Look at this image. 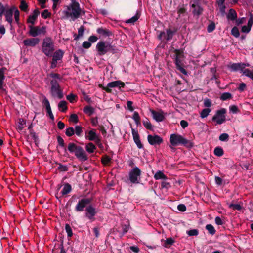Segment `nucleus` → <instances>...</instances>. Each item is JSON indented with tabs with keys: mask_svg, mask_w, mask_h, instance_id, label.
Masks as SVG:
<instances>
[{
	"mask_svg": "<svg viewBox=\"0 0 253 253\" xmlns=\"http://www.w3.org/2000/svg\"><path fill=\"white\" fill-rule=\"evenodd\" d=\"M96 149V146L91 142L87 143L85 146V150L89 153H93Z\"/></svg>",
	"mask_w": 253,
	"mask_h": 253,
	"instance_id": "bb28decb",
	"label": "nucleus"
},
{
	"mask_svg": "<svg viewBox=\"0 0 253 253\" xmlns=\"http://www.w3.org/2000/svg\"><path fill=\"white\" fill-rule=\"evenodd\" d=\"M86 138L90 141H94L97 144L100 143V139L96 134L94 130H91L88 132V135Z\"/></svg>",
	"mask_w": 253,
	"mask_h": 253,
	"instance_id": "f3484780",
	"label": "nucleus"
},
{
	"mask_svg": "<svg viewBox=\"0 0 253 253\" xmlns=\"http://www.w3.org/2000/svg\"><path fill=\"white\" fill-rule=\"evenodd\" d=\"M214 154L218 157H221L224 154V151L221 147H217L214 150Z\"/></svg>",
	"mask_w": 253,
	"mask_h": 253,
	"instance_id": "ea45409f",
	"label": "nucleus"
},
{
	"mask_svg": "<svg viewBox=\"0 0 253 253\" xmlns=\"http://www.w3.org/2000/svg\"><path fill=\"white\" fill-rule=\"evenodd\" d=\"M65 230L67 233L68 237H71L73 235L72 229L69 224H65Z\"/></svg>",
	"mask_w": 253,
	"mask_h": 253,
	"instance_id": "603ef678",
	"label": "nucleus"
},
{
	"mask_svg": "<svg viewBox=\"0 0 253 253\" xmlns=\"http://www.w3.org/2000/svg\"><path fill=\"white\" fill-rule=\"evenodd\" d=\"M28 4L26 2L25 0H20V4L19 5V8L21 10L24 12H27L28 9Z\"/></svg>",
	"mask_w": 253,
	"mask_h": 253,
	"instance_id": "58836bf2",
	"label": "nucleus"
},
{
	"mask_svg": "<svg viewBox=\"0 0 253 253\" xmlns=\"http://www.w3.org/2000/svg\"><path fill=\"white\" fill-rule=\"evenodd\" d=\"M51 94L53 96H55L56 95L59 99H62L63 98V93L62 90L60 89V87H58L57 89L55 91H51Z\"/></svg>",
	"mask_w": 253,
	"mask_h": 253,
	"instance_id": "c756f323",
	"label": "nucleus"
},
{
	"mask_svg": "<svg viewBox=\"0 0 253 253\" xmlns=\"http://www.w3.org/2000/svg\"><path fill=\"white\" fill-rule=\"evenodd\" d=\"M30 135L33 139L35 142L36 143V142L38 140V136H37L36 133L34 132L33 129H31L30 130Z\"/></svg>",
	"mask_w": 253,
	"mask_h": 253,
	"instance_id": "680f3d73",
	"label": "nucleus"
},
{
	"mask_svg": "<svg viewBox=\"0 0 253 253\" xmlns=\"http://www.w3.org/2000/svg\"><path fill=\"white\" fill-rule=\"evenodd\" d=\"M18 125L17 126V129L21 131L24 127V125L26 124V121L22 118H20L18 119Z\"/></svg>",
	"mask_w": 253,
	"mask_h": 253,
	"instance_id": "e433bc0d",
	"label": "nucleus"
},
{
	"mask_svg": "<svg viewBox=\"0 0 253 253\" xmlns=\"http://www.w3.org/2000/svg\"><path fill=\"white\" fill-rule=\"evenodd\" d=\"M184 57H180L173 58V61L175 65L176 68L184 75H187V71L184 68L183 59Z\"/></svg>",
	"mask_w": 253,
	"mask_h": 253,
	"instance_id": "9b49d317",
	"label": "nucleus"
},
{
	"mask_svg": "<svg viewBox=\"0 0 253 253\" xmlns=\"http://www.w3.org/2000/svg\"><path fill=\"white\" fill-rule=\"evenodd\" d=\"M131 128V131H132V134L133 136V140L137 145V147L139 149H142L143 148V145L141 143V142L140 141V136L138 134V132L137 130H135L134 128H132V126H130Z\"/></svg>",
	"mask_w": 253,
	"mask_h": 253,
	"instance_id": "4468645a",
	"label": "nucleus"
},
{
	"mask_svg": "<svg viewBox=\"0 0 253 253\" xmlns=\"http://www.w3.org/2000/svg\"><path fill=\"white\" fill-rule=\"evenodd\" d=\"M59 109L62 112H65L67 109V102L66 101H61L58 104Z\"/></svg>",
	"mask_w": 253,
	"mask_h": 253,
	"instance_id": "cd10ccee",
	"label": "nucleus"
},
{
	"mask_svg": "<svg viewBox=\"0 0 253 253\" xmlns=\"http://www.w3.org/2000/svg\"><path fill=\"white\" fill-rule=\"evenodd\" d=\"M96 31L98 34L105 37H110L113 35V33L111 31L107 29L103 28V27L98 28Z\"/></svg>",
	"mask_w": 253,
	"mask_h": 253,
	"instance_id": "aec40b11",
	"label": "nucleus"
},
{
	"mask_svg": "<svg viewBox=\"0 0 253 253\" xmlns=\"http://www.w3.org/2000/svg\"><path fill=\"white\" fill-rule=\"evenodd\" d=\"M232 98L233 96L232 94L230 92L223 93L220 97V100L222 101H226L227 100L231 99H232Z\"/></svg>",
	"mask_w": 253,
	"mask_h": 253,
	"instance_id": "473e14b6",
	"label": "nucleus"
},
{
	"mask_svg": "<svg viewBox=\"0 0 253 253\" xmlns=\"http://www.w3.org/2000/svg\"><path fill=\"white\" fill-rule=\"evenodd\" d=\"M14 9H15V6H13L10 8L6 9L4 13L6 21L10 24H11L13 21L12 16Z\"/></svg>",
	"mask_w": 253,
	"mask_h": 253,
	"instance_id": "dca6fc26",
	"label": "nucleus"
},
{
	"mask_svg": "<svg viewBox=\"0 0 253 253\" xmlns=\"http://www.w3.org/2000/svg\"><path fill=\"white\" fill-rule=\"evenodd\" d=\"M111 159L107 155L103 156L101 158V163L104 165H108L111 162Z\"/></svg>",
	"mask_w": 253,
	"mask_h": 253,
	"instance_id": "8fccbe9b",
	"label": "nucleus"
},
{
	"mask_svg": "<svg viewBox=\"0 0 253 253\" xmlns=\"http://www.w3.org/2000/svg\"><path fill=\"white\" fill-rule=\"evenodd\" d=\"M169 141L170 144L173 146L183 145L187 148H191L193 146V143L191 141L178 134H171L170 136Z\"/></svg>",
	"mask_w": 253,
	"mask_h": 253,
	"instance_id": "39448f33",
	"label": "nucleus"
},
{
	"mask_svg": "<svg viewBox=\"0 0 253 253\" xmlns=\"http://www.w3.org/2000/svg\"><path fill=\"white\" fill-rule=\"evenodd\" d=\"M142 171L137 167H135L129 172V180L131 183L133 184H138L139 183L140 176Z\"/></svg>",
	"mask_w": 253,
	"mask_h": 253,
	"instance_id": "0eeeda50",
	"label": "nucleus"
},
{
	"mask_svg": "<svg viewBox=\"0 0 253 253\" xmlns=\"http://www.w3.org/2000/svg\"><path fill=\"white\" fill-rule=\"evenodd\" d=\"M96 49L99 55H104L107 52L115 54L118 52V49L114 45L104 41L99 42L96 45Z\"/></svg>",
	"mask_w": 253,
	"mask_h": 253,
	"instance_id": "20e7f679",
	"label": "nucleus"
},
{
	"mask_svg": "<svg viewBox=\"0 0 253 253\" xmlns=\"http://www.w3.org/2000/svg\"><path fill=\"white\" fill-rule=\"evenodd\" d=\"M83 111L87 115L91 116L94 113V109L90 106H86L84 108Z\"/></svg>",
	"mask_w": 253,
	"mask_h": 253,
	"instance_id": "7c9ffc66",
	"label": "nucleus"
},
{
	"mask_svg": "<svg viewBox=\"0 0 253 253\" xmlns=\"http://www.w3.org/2000/svg\"><path fill=\"white\" fill-rule=\"evenodd\" d=\"M177 30V28L174 27H169L166 29V32H161L158 36V38L159 40H162L163 37H164V39L167 41H170L172 39L173 35L176 33Z\"/></svg>",
	"mask_w": 253,
	"mask_h": 253,
	"instance_id": "1a4fd4ad",
	"label": "nucleus"
},
{
	"mask_svg": "<svg viewBox=\"0 0 253 253\" xmlns=\"http://www.w3.org/2000/svg\"><path fill=\"white\" fill-rule=\"evenodd\" d=\"M54 42L50 37H46L43 40L42 45V52L48 57H51L54 51Z\"/></svg>",
	"mask_w": 253,
	"mask_h": 253,
	"instance_id": "423d86ee",
	"label": "nucleus"
},
{
	"mask_svg": "<svg viewBox=\"0 0 253 253\" xmlns=\"http://www.w3.org/2000/svg\"><path fill=\"white\" fill-rule=\"evenodd\" d=\"M227 18L231 21H234L237 18V13L234 9H230L227 15Z\"/></svg>",
	"mask_w": 253,
	"mask_h": 253,
	"instance_id": "5701e85b",
	"label": "nucleus"
},
{
	"mask_svg": "<svg viewBox=\"0 0 253 253\" xmlns=\"http://www.w3.org/2000/svg\"><path fill=\"white\" fill-rule=\"evenodd\" d=\"M6 70L5 67H2L0 69V89L3 88V81L5 79L4 72Z\"/></svg>",
	"mask_w": 253,
	"mask_h": 253,
	"instance_id": "393cba45",
	"label": "nucleus"
},
{
	"mask_svg": "<svg viewBox=\"0 0 253 253\" xmlns=\"http://www.w3.org/2000/svg\"><path fill=\"white\" fill-rule=\"evenodd\" d=\"M14 19L15 21L17 23H18L19 20V10L16 8L15 7V9L14 10Z\"/></svg>",
	"mask_w": 253,
	"mask_h": 253,
	"instance_id": "e2e57ef3",
	"label": "nucleus"
},
{
	"mask_svg": "<svg viewBox=\"0 0 253 253\" xmlns=\"http://www.w3.org/2000/svg\"><path fill=\"white\" fill-rule=\"evenodd\" d=\"M29 28L30 29L29 34L34 37H35L42 33L45 34L46 33V28L44 26H42V28H40L39 26H33L32 25H29Z\"/></svg>",
	"mask_w": 253,
	"mask_h": 253,
	"instance_id": "9d476101",
	"label": "nucleus"
},
{
	"mask_svg": "<svg viewBox=\"0 0 253 253\" xmlns=\"http://www.w3.org/2000/svg\"><path fill=\"white\" fill-rule=\"evenodd\" d=\"M147 140L149 143L151 145H160L163 142V138L158 135H148Z\"/></svg>",
	"mask_w": 253,
	"mask_h": 253,
	"instance_id": "f8f14e48",
	"label": "nucleus"
},
{
	"mask_svg": "<svg viewBox=\"0 0 253 253\" xmlns=\"http://www.w3.org/2000/svg\"><path fill=\"white\" fill-rule=\"evenodd\" d=\"M154 177L156 180L167 179V176L161 171H157L155 174Z\"/></svg>",
	"mask_w": 253,
	"mask_h": 253,
	"instance_id": "2f4dec72",
	"label": "nucleus"
},
{
	"mask_svg": "<svg viewBox=\"0 0 253 253\" xmlns=\"http://www.w3.org/2000/svg\"><path fill=\"white\" fill-rule=\"evenodd\" d=\"M140 14L137 12L135 15L128 19L126 23H134L139 18Z\"/></svg>",
	"mask_w": 253,
	"mask_h": 253,
	"instance_id": "79ce46f5",
	"label": "nucleus"
},
{
	"mask_svg": "<svg viewBox=\"0 0 253 253\" xmlns=\"http://www.w3.org/2000/svg\"><path fill=\"white\" fill-rule=\"evenodd\" d=\"M226 113V109L225 108H221L216 111L215 114L213 116L212 121L216 122L217 124L220 125L226 121L225 114Z\"/></svg>",
	"mask_w": 253,
	"mask_h": 253,
	"instance_id": "6e6552de",
	"label": "nucleus"
},
{
	"mask_svg": "<svg viewBox=\"0 0 253 253\" xmlns=\"http://www.w3.org/2000/svg\"><path fill=\"white\" fill-rule=\"evenodd\" d=\"M83 127L81 126L77 125L74 128L75 134L78 137H82L83 135Z\"/></svg>",
	"mask_w": 253,
	"mask_h": 253,
	"instance_id": "c85d7f7f",
	"label": "nucleus"
},
{
	"mask_svg": "<svg viewBox=\"0 0 253 253\" xmlns=\"http://www.w3.org/2000/svg\"><path fill=\"white\" fill-rule=\"evenodd\" d=\"M192 14L194 16H196L198 18L200 15H202L204 9L201 5L196 6L195 7H192Z\"/></svg>",
	"mask_w": 253,
	"mask_h": 253,
	"instance_id": "4be33fe9",
	"label": "nucleus"
},
{
	"mask_svg": "<svg viewBox=\"0 0 253 253\" xmlns=\"http://www.w3.org/2000/svg\"><path fill=\"white\" fill-rule=\"evenodd\" d=\"M244 65L242 62L240 63H233L231 65L228 66V68L230 69L231 71L237 72L238 71H241L242 72V66Z\"/></svg>",
	"mask_w": 253,
	"mask_h": 253,
	"instance_id": "412c9836",
	"label": "nucleus"
},
{
	"mask_svg": "<svg viewBox=\"0 0 253 253\" xmlns=\"http://www.w3.org/2000/svg\"><path fill=\"white\" fill-rule=\"evenodd\" d=\"M63 186V188L61 191L63 196L68 194L72 191V187L70 184L65 183Z\"/></svg>",
	"mask_w": 253,
	"mask_h": 253,
	"instance_id": "b1692460",
	"label": "nucleus"
},
{
	"mask_svg": "<svg viewBox=\"0 0 253 253\" xmlns=\"http://www.w3.org/2000/svg\"><path fill=\"white\" fill-rule=\"evenodd\" d=\"M143 124L146 129L150 130H152L153 129V126L148 118H146V120H144L143 121Z\"/></svg>",
	"mask_w": 253,
	"mask_h": 253,
	"instance_id": "4c0bfd02",
	"label": "nucleus"
},
{
	"mask_svg": "<svg viewBox=\"0 0 253 253\" xmlns=\"http://www.w3.org/2000/svg\"><path fill=\"white\" fill-rule=\"evenodd\" d=\"M58 169L60 171H67L68 170V168L67 166L59 164Z\"/></svg>",
	"mask_w": 253,
	"mask_h": 253,
	"instance_id": "338daca9",
	"label": "nucleus"
},
{
	"mask_svg": "<svg viewBox=\"0 0 253 253\" xmlns=\"http://www.w3.org/2000/svg\"><path fill=\"white\" fill-rule=\"evenodd\" d=\"M150 112L152 115L153 118L158 122L163 121L165 119L164 112L161 110L156 111L150 109Z\"/></svg>",
	"mask_w": 253,
	"mask_h": 253,
	"instance_id": "ddd939ff",
	"label": "nucleus"
},
{
	"mask_svg": "<svg viewBox=\"0 0 253 253\" xmlns=\"http://www.w3.org/2000/svg\"><path fill=\"white\" fill-rule=\"evenodd\" d=\"M67 150L71 154H74L79 160L85 161L88 160V157L83 148L77 145L73 142H70L68 144Z\"/></svg>",
	"mask_w": 253,
	"mask_h": 253,
	"instance_id": "7ed1b4c3",
	"label": "nucleus"
},
{
	"mask_svg": "<svg viewBox=\"0 0 253 253\" xmlns=\"http://www.w3.org/2000/svg\"><path fill=\"white\" fill-rule=\"evenodd\" d=\"M70 121L75 124L78 123L79 120L78 115L76 114H71L70 118Z\"/></svg>",
	"mask_w": 253,
	"mask_h": 253,
	"instance_id": "6e6d98bb",
	"label": "nucleus"
},
{
	"mask_svg": "<svg viewBox=\"0 0 253 253\" xmlns=\"http://www.w3.org/2000/svg\"><path fill=\"white\" fill-rule=\"evenodd\" d=\"M51 84V91L56 90L58 87H60L58 82L55 79H53L50 82Z\"/></svg>",
	"mask_w": 253,
	"mask_h": 253,
	"instance_id": "72a5a7b5",
	"label": "nucleus"
},
{
	"mask_svg": "<svg viewBox=\"0 0 253 253\" xmlns=\"http://www.w3.org/2000/svg\"><path fill=\"white\" fill-rule=\"evenodd\" d=\"M215 29V24L213 22L211 23L207 27V31L209 33H211Z\"/></svg>",
	"mask_w": 253,
	"mask_h": 253,
	"instance_id": "4d7b16f0",
	"label": "nucleus"
},
{
	"mask_svg": "<svg viewBox=\"0 0 253 253\" xmlns=\"http://www.w3.org/2000/svg\"><path fill=\"white\" fill-rule=\"evenodd\" d=\"M243 74L253 81V70L246 69L244 71Z\"/></svg>",
	"mask_w": 253,
	"mask_h": 253,
	"instance_id": "37998d69",
	"label": "nucleus"
},
{
	"mask_svg": "<svg viewBox=\"0 0 253 253\" xmlns=\"http://www.w3.org/2000/svg\"><path fill=\"white\" fill-rule=\"evenodd\" d=\"M205 228L208 230V233L212 235H214L216 233V230L215 229L213 226L211 224L206 225Z\"/></svg>",
	"mask_w": 253,
	"mask_h": 253,
	"instance_id": "c9c22d12",
	"label": "nucleus"
},
{
	"mask_svg": "<svg viewBox=\"0 0 253 253\" xmlns=\"http://www.w3.org/2000/svg\"><path fill=\"white\" fill-rule=\"evenodd\" d=\"M211 109L209 108H205L203 109L200 113V117L202 118L207 117L211 112Z\"/></svg>",
	"mask_w": 253,
	"mask_h": 253,
	"instance_id": "c03bdc74",
	"label": "nucleus"
},
{
	"mask_svg": "<svg viewBox=\"0 0 253 253\" xmlns=\"http://www.w3.org/2000/svg\"><path fill=\"white\" fill-rule=\"evenodd\" d=\"M173 52L175 54L173 55V59L180 57H184L183 51L182 49H175L173 50Z\"/></svg>",
	"mask_w": 253,
	"mask_h": 253,
	"instance_id": "f704fd0d",
	"label": "nucleus"
},
{
	"mask_svg": "<svg viewBox=\"0 0 253 253\" xmlns=\"http://www.w3.org/2000/svg\"><path fill=\"white\" fill-rule=\"evenodd\" d=\"M65 134L68 137H72L75 134L74 128L73 127H69L66 128Z\"/></svg>",
	"mask_w": 253,
	"mask_h": 253,
	"instance_id": "49530a36",
	"label": "nucleus"
},
{
	"mask_svg": "<svg viewBox=\"0 0 253 253\" xmlns=\"http://www.w3.org/2000/svg\"><path fill=\"white\" fill-rule=\"evenodd\" d=\"M231 33L232 35L236 38H238L240 36L239 29L236 26H234L232 28Z\"/></svg>",
	"mask_w": 253,
	"mask_h": 253,
	"instance_id": "09e8293b",
	"label": "nucleus"
},
{
	"mask_svg": "<svg viewBox=\"0 0 253 253\" xmlns=\"http://www.w3.org/2000/svg\"><path fill=\"white\" fill-rule=\"evenodd\" d=\"M63 55H64V52H63V51L59 49V50L56 51L54 53L53 55H52V56H53L52 58L53 59V60L58 61V60H60L62 59V58H63Z\"/></svg>",
	"mask_w": 253,
	"mask_h": 253,
	"instance_id": "a878e982",
	"label": "nucleus"
},
{
	"mask_svg": "<svg viewBox=\"0 0 253 253\" xmlns=\"http://www.w3.org/2000/svg\"><path fill=\"white\" fill-rule=\"evenodd\" d=\"M91 202L92 199L89 198L80 199L75 207V211L77 212L85 211V216L90 220H94L97 212L96 208L90 204Z\"/></svg>",
	"mask_w": 253,
	"mask_h": 253,
	"instance_id": "f257e3e1",
	"label": "nucleus"
},
{
	"mask_svg": "<svg viewBox=\"0 0 253 253\" xmlns=\"http://www.w3.org/2000/svg\"><path fill=\"white\" fill-rule=\"evenodd\" d=\"M57 139L59 146L64 148L65 152H66L67 149L65 147V143L64 142V140H63V139L60 136H58L57 137Z\"/></svg>",
	"mask_w": 253,
	"mask_h": 253,
	"instance_id": "a18cd8bd",
	"label": "nucleus"
},
{
	"mask_svg": "<svg viewBox=\"0 0 253 253\" xmlns=\"http://www.w3.org/2000/svg\"><path fill=\"white\" fill-rule=\"evenodd\" d=\"M40 14V12L38 8L35 9L33 11V14L30 15L27 19V22L28 23H31L32 25H34L35 24V20L37 19V17Z\"/></svg>",
	"mask_w": 253,
	"mask_h": 253,
	"instance_id": "6ab92c4d",
	"label": "nucleus"
},
{
	"mask_svg": "<svg viewBox=\"0 0 253 253\" xmlns=\"http://www.w3.org/2000/svg\"><path fill=\"white\" fill-rule=\"evenodd\" d=\"M198 230L197 229H191L187 232L189 236H197L198 235Z\"/></svg>",
	"mask_w": 253,
	"mask_h": 253,
	"instance_id": "052dcab7",
	"label": "nucleus"
},
{
	"mask_svg": "<svg viewBox=\"0 0 253 253\" xmlns=\"http://www.w3.org/2000/svg\"><path fill=\"white\" fill-rule=\"evenodd\" d=\"M122 228L123 230V232L120 233L121 237H122L127 232L128 230V226L126 224H122Z\"/></svg>",
	"mask_w": 253,
	"mask_h": 253,
	"instance_id": "69168bd1",
	"label": "nucleus"
},
{
	"mask_svg": "<svg viewBox=\"0 0 253 253\" xmlns=\"http://www.w3.org/2000/svg\"><path fill=\"white\" fill-rule=\"evenodd\" d=\"M229 110L233 114H237L240 112V110L236 105H231L229 106Z\"/></svg>",
	"mask_w": 253,
	"mask_h": 253,
	"instance_id": "864d4df0",
	"label": "nucleus"
},
{
	"mask_svg": "<svg viewBox=\"0 0 253 253\" xmlns=\"http://www.w3.org/2000/svg\"><path fill=\"white\" fill-rule=\"evenodd\" d=\"M229 135L226 133H222L219 137V140L224 142L228 141L229 140Z\"/></svg>",
	"mask_w": 253,
	"mask_h": 253,
	"instance_id": "3c124183",
	"label": "nucleus"
},
{
	"mask_svg": "<svg viewBox=\"0 0 253 253\" xmlns=\"http://www.w3.org/2000/svg\"><path fill=\"white\" fill-rule=\"evenodd\" d=\"M125 86V83L120 80H116L107 84V86L109 88L114 87L120 88L121 87H124Z\"/></svg>",
	"mask_w": 253,
	"mask_h": 253,
	"instance_id": "a211bd4d",
	"label": "nucleus"
},
{
	"mask_svg": "<svg viewBox=\"0 0 253 253\" xmlns=\"http://www.w3.org/2000/svg\"><path fill=\"white\" fill-rule=\"evenodd\" d=\"M229 207L232 208L234 210L240 211L242 209V206L238 204H231L230 205Z\"/></svg>",
	"mask_w": 253,
	"mask_h": 253,
	"instance_id": "bf43d9fd",
	"label": "nucleus"
},
{
	"mask_svg": "<svg viewBox=\"0 0 253 253\" xmlns=\"http://www.w3.org/2000/svg\"><path fill=\"white\" fill-rule=\"evenodd\" d=\"M40 39L38 38H31L25 39L23 41L24 45L26 46L34 47L38 44Z\"/></svg>",
	"mask_w": 253,
	"mask_h": 253,
	"instance_id": "2eb2a0df",
	"label": "nucleus"
},
{
	"mask_svg": "<svg viewBox=\"0 0 253 253\" xmlns=\"http://www.w3.org/2000/svg\"><path fill=\"white\" fill-rule=\"evenodd\" d=\"M253 24V14L252 13L250 14V18L248 22L247 25L250 27L251 28Z\"/></svg>",
	"mask_w": 253,
	"mask_h": 253,
	"instance_id": "774afa93",
	"label": "nucleus"
},
{
	"mask_svg": "<svg viewBox=\"0 0 253 253\" xmlns=\"http://www.w3.org/2000/svg\"><path fill=\"white\" fill-rule=\"evenodd\" d=\"M174 243V240L172 238H167L165 241L164 246L166 248H169L170 246L172 245Z\"/></svg>",
	"mask_w": 253,
	"mask_h": 253,
	"instance_id": "de8ad7c7",
	"label": "nucleus"
},
{
	"mask_svg": "<svg viewBox=\"0 0 253 253\" xmlns=\"http://www.w3.org/2000/svg\"><path fill=\"white\" fill-rule=\"evenodd\" d=\"M71 3L67 7V10L64 11L63 13L66 18L71 17L74 21L80 17L82 9L80 5L76 0H71Z\"/></svg>",
	"mask_w": 253,
	"mask_h": 253,
	"instance_id": "f03ea898",
	"label": "nucleus"
},
{
	"mask_svg": "<svg viewBox=\"0 0 253 253\" xmlns=\"http://www.w3.org/2000/svg\"><path fill=\"white\" fill-rule=\"evenodd\" d=\"M132 119L134 120L137 126L140 124V117L137 112L135 111L134 112Z\"/></svg>",
	"mask_w": 253,
	"mask_h": 253,
	"instance_id": "a19ab883",
	"label": "nucleus"
},
{
	"mask_svg": "<svg viewBox=\"0 0 253 253\" xmlns=\"http://www.w3.org/2000/svg\"><path fill=\"white\" fill-rule=\"evenodd\" d=\"M42 103L43 104L44 106L45 107L46 111L51 109L49 101H48V100L47 99L46 97H45L44 98L43 101H42Z\"/></svg>",
	"mask_w": 253,
	"mask_h": 253,
	"instance_id": "13d9d810",
	"label": "nucleus"
},
{
	"mask_svg": "<svg viewBox=\"0 0 253 253\" xmlns=\"http://www.w3.org/2000/svg\"><path fill=\"white\" fill-rule=\"evenodd\" d=\"M77 98V95L73 93H71L67 96V99L69 100L71 103H74V102L76 101Z\"/></svg>",
	"mask_w": 253,
	"mask_h": 253,
	"instance_id": "5fc2aeb1",
	"label": "nucleus"
},
{
	"mask_svg": "<svg viewBox=\"0 0 253 253\" xmlns=\"http://www.w3.org/2000/svg\"><path fill=\"white\" fill-rule=\"evenodd\" d=\"M41 16L42 18L46 19L51 16V13L48 12L47 9L44 10L42 13Z\"/></svg>",
	"mask_w": 253,
	"mask_h": 253,
	"instance_id": "0e129e2a",
	"label": "nucleus"
}]
</instances>
